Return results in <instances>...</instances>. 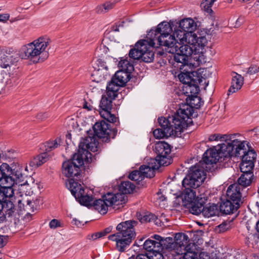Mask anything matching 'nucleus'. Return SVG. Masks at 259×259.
<instances>
[{
  "mask_svg": "<svg viewBox=\"0 0 259 259\" xmlns=\"http://www.w3.org/2000/svg\"><path fill=\"white\" fill-rule=\"evenodd\" d=\"M112 3L110 2H106L102 5L97 6L95 11L98 14H104L112 9Z\"/></svg>",
  "mask_w": 259,
  "mask_h": 259,
  "instance_id": "a18cd8bd",
  "label": "nucleus"
},
{
  "mask_svg": "<svg viewBox=\"0 0 259 259\" xmlns=\"http://www.w3.org/2000/svg\"><path fill=\"white\" fill-rule=\"evenodd\" d=\"M137 222L135 221H127L121 222L116 227L118 231L117 236L119 238L116 239V247L120 251H123L131 244L132 240L136 236L134 227Z\"/></svg>",
  "mask_w": 259,
  "mask_h": 259,
  "instance_id": "6e6552de",
  "label": "nucleus"
},
{
  "mask_svg": "<svg viewBox=\"0 0 259 259\" xmlns=\"http://www.w3.org/2000/svg\"><path fill=\"white\" fill-rule=\"evenodd\" d=\"M113 101V75L108 82L106 87V94L102 96L100 107V114L106 121L113 123V113L112 105Z\"/></svg>",
  "mask_w": 259,
  "mask_h": 259,
  "instance_id": "1a4fd4ad",
  "label": "nucleus"
},
{
  "mask_svg": "<svg viewBox=\"0 0 259 259\" xmlns=\"http://www.w3.org/2000/svg\"><path fill=\"white\" fill-rule=\"evenodd\" d=\"M103 237V235L102 234L101 232H100L95 233L91 235H88V238L89 240H96L98 238H100L101 237Z\"/></svg>",
  "mask_w": 259,
  "mask_h": 259,
  "instance_id": "6e6d98bb",
  "label": "nucleus"
},
{
  "mask_svg": "<svg viewBox=\"0 0 259 259\" xmlns=\"http://www.w3.org/2000/svg\"><path fill=\"white\" fill-rule=\"evenodd\" d=\"M140 169L142 172L144 179L145 177L152 178L155 175V170L148 165H143L140 167Z\"/></svg>",
  "mask_w": 259,
  "mask_h": 259,
  "instance_id": "49530a36",
  "label": "nucleus"
},
{
  "mask_svg": "<svg viewBox=\"0 0 259 259\" xmlns=\"http://www.w3.org/2000/svg\"><path fill=\"white\" fill-rule=\"evenodd\" d=\"M93 128L94 134L88 132V136L79 145L84 147L87 150L95 152L98 150L99 144L98 139H102L105 142L109 141L112 130L111 125L104 120L96 122Z\"/></svg>",
  "mask_w": 259,
  "mask_h": 259,
  "instance_id": "20e7f679",
  "label": "nucleus"
},
{
  "mask_svg": "<svg viewBox=\"0 0 259 259\" xmlns=\"http://www.w3.org/2000/svg\"><path fill=\"white\" fill-rule=\"evenodd\" d=\"M167 155L164 154H159L157 156L158 158V162L159 163L160 167L161 166H166L169 164V162H167L168 158L167 157Z\"/></svg>",
  "mask_w": 259,
  "mask_h": 259,
  "instance_id": "8fccbe9b",
  "label": "nucleus"
},
{
  "mask_svg": "<svg viewBox=\"0 0 259 259\" xmlns=\"http://www.w3.org/2000/svg\"><path fill=\"white\" fill-rule=\"evenodd\" d=\"M203 161L206 164L216 163L220 162V155L217 146L207 150L203 154Z\"/></svg>",
  "mask_w": 259,
  "mask_h": 259,
  "instance_id": "aec40b11",
  "label": "nucleus"
},
{
  "mask_svg": "<svg viewBox=\"0 0 259 259\" xmlns=\"http://www.w3.org/2000/svg\"><path fill=\"white\" fill-rule=\"evenodd\" d=\"M241 187L237 184H233L229 186L227 190V196L229 200L234 202H238L240 204L241 193Z\"/></svg>",
  "mask_w": 259,
  "mask_h": 259,
  "instance_id": "6ab92c4d",
  "label": "nucleus"
},
{
  "mask_svg": "<svg viewBox=\"0 0 259 259\" xmlns=\"http://www.w3.org/2000/svg\"><path fill=\"white\" fill-rule=\"evenodd\" d=\"M194 112L193 107L188 104H184L180 105L179 109L177 111L173 119V125L175 129L166 128H157L153 133L154 137L156 139H162L171 136L175 137H180L184 130L188 126L189 119L192 115Z\"/></svg>",
  "mask_w": 259,
  "mask_h": 259,
  "instance_id": "f03ea898",
  "label": "nucleus"
},
{
  "mask_svg": "<svg viewBox=\"0 0 259 259\" xmlns=\"http://www.w3.org/2000/svg\"><path fill=\"white\" fill-rule=\"evenodd\" d=\"M128 178L130 180L140 182L144 179L142 172L141 169L139 170H134L128 176Z\"/></svg>",
  "mask_w": 259,
  "mask_h": 259,
  "instance_id": "de8ad7c7",
  "label": "nucleus"
},
{
  "mask_svg": "<svg viewBox=\"0 0 259 259\" xmlns=\"http://www.w3.org/2000/svg\"><path fill=\"white\" fill-rule=\"evenodd\" d=\"M156 149L159 154L168 155L170 154L171 149L170 145L164 142H160L156 144Z\"/></svg>",
  "mask_w": 259,
  "mask_h": 259,
  "instance_id": "58836bf2",
  "label": "nucleus"
},
{
  "mask_svg": "<svg viewBox=\"0 0 259 259\" xmlns=\"http://www.w3.org/2000/svg\"><path fill=\"white\" fill-rule=\"evenodd\" d=\"M195 40L193 42H186L184 45H188L192 49V53L190 55L189 57L194 54L197 55L200 51V50L202 49L206 45L207 43V39L205 36H197V35L194 33Z\"/></svg>",
  "mask_w": 259,
  "mask_h": 259,
  "instance_id": "a211bd4d",
  "label": "nucleus"
},
{
  "mask_svg": "<svg viewBox=\"0 0 259 259\" xmlns=\"http://www.w3.org/2000/svg\"><path fill=\"white\" fill-rule=\"evenodd\" d=\"M103 200L99 199L93 201L95 208L101 214H105L108 210V207L113 204V193L108 192L103 196Z\"/></svg>",
  "mask_w": 259,
  "mask_h": 259,
  "instance_id": "2eb2a0df",
  "label": "nucleus"
},
{
  "mask_svg": "<svg viewBox=\"0 0 259 259\" xmlns=\"http://www.w3.org/2000/svg\"><path fill=\"white\" fill-rule=\"evenodd\" d=\"M175 248L178 254L183 255V259H210L209 254L206 252H200L197 258L196 246L194 243H189L188 236L183 233L176 235Z\"/></svg>",
  "mask_w": 259,
  "mask_h": 259,
  "instance_id": "39448f33",
  "label": "nucleus"
},
{
  "mask_svg": "<svg viewBox=\"0 0 259 259\" xmlns=\"http://www.w3.org/2000/svg\"><path fill=\"white\" fill-rule=\"evenodd\" d=\"M244 19L242 17H239L236 21V24L235 26L236 27H239L243 22Z\"/></svg>",
  "mask_w": 259,
  "mask_h": 259,
  "instance_id": "69168bd1",
  "label": "nucleus"
},
{
  "mask_svg": "<svg viewBox=\"0 0 259 259\" xmlns=\"http://www.w3.org/2000/svg\"><path fill=\"white\" fill-rule=\"evenodd\" d=\"M259 72V66L257 65H251L247 69L246 74L253 75Z\"/></svg>",
  "mask_w": 259,
  "mask_h": 259,
  "instance_id": "603ef678",
  "label": "nucleus"
},
{
  "mask_svg": "<svg viewBox=\"0 0 259 259\" xmlns=\"http://www.w3.org/2000/svg\"><path fill=\"white\" fill-rule=\"evenodd\" d=\"M148 253L147 254H140L136 257V259H150Z\"/></svg>",
  "mask_w": 259,
  "mask_h": 259,
  "instance_id": "e2e57ef3",
  "label": "nucleus"
},
{
  "mask_svg": "<svg viewBox=\"0 0 259 259\" xmlns=\"http://www.w3.org/2000/svg\"><path fill=\"white\" fill-rule=\"evenodd\" d=\"M196 27V23L191 18L184 19L180 22L179 26L175 30L180 44H184L186 42H193L195 40L194 31Z\"/></svg>",
  "mask_w": 259,
  "mask_h": 259,
  "instance_id": "9d476101",
  "label": "nucleus"
},
{
  "mask_svg": "<svg viewBox=\"0 0 259 259\" xmlns=\"http://www.w3.org/2000/svg\"><path fill=\"white\" fill-rule=\"evenodd\" d=\"M174 116L172 117H169L168 119H166L165 117H159L158 119V122L161 127L164 130L166 128H171L172 130L175 129V126L173 125V119L174 118Z\"/></svg>",
  "mask_w": 259,
  "mask_h": 259,
  "instance_id": "4c0bfd02",
  "label": "nucleus"
},
{
  "mask_svg": "<svg viewBox=\"0 0 259 259\" xmlns=\"http://www.w3.org/2000/svg\"><path fill=\"white\" fill-rule=\"evenodd\" d=\"M15 211V206L12 201L7 199L0 200V215L3 213L6 217H10L14 214Z\"/></svg>",
  "mask_w": 259,
  "mask_h": 259,
  "instance_id": "4be33fe9",
  "label": "nucleus"
},
{
  "mask_svg": "<svg viewBox=\"0 0 259 259\" xmlns=\"http://www.w3.org/2000/svg\"><path fill=\"white\" fill-rule=\"evenodd\" d=\"M137 217L142 223L150 222L154 221L156 218L154 214L148 212H138L137 213Z\"/></svg>",
  "mask_w": 259,
  "mask_h": 259,
  "instance_id": "e433bc0d",
  "label": "nucleus"
},
{
  "mask_svg": "<svg viewBox=\"0 0 259 259\" xmlns=\"http://www.w3.org/2000/svg\"><path fill=\"white\" fill-rule=\"evenodd\" d=\"M113 46V31L112 27L107 29L105 33L102 42L100 47L99 50L105 54H107Z\"/></svg>",
  "mask_w": 259,
  "mask_h": 259,
  "instance_id": "f3484780",
  "label": "nucleus"
},
{
  "mask_svg": "<svg viewBox=\"0 0 259 259\" xmlns=\"http://www.w3.org/2000/svg\"><path fill=\"white\" fill-rule=\"evenodd\" d=\"M253 177V172H242V174L238 180L237 184L240 187H247L251 184Z\"/></svg>",
  "mask_w": 259,
  "mask_h": 259,
  "instance_id": "c756f323",
  "label": "nucleus"
},
{
  "mask_svg": "<svg viewBox=\"0 0 259 259\" xmlns=\"http://www.w3.org/2000/svg\"><path fill=\"white\" fill-rule=\"evenodd\" d=\"M243 83V77L236 72H233L232 74L231 85L229 89V92L233 94L237 92L241 89Z\"/></svg>",
  "mask_w": 259,
  "mask_h": 259,
  "instance_id": "393cba45",
  "label": "nucleus"
},
{
  "mask_svg": "<svg viewBox=\"0 0 259 259\" xmlns=\"http://www.w3.org/2000/svg\"><path fill=\"white\" fill-rule=\"evenodd\" d=\"M48 117V115L46 113H40L38 115V118L43 120Z\"/></svg>",
  "mask_w": 259,
  "mask_h": 259,
  "instance_id": "774afa93",
  "label": "nucleus"
},
{
  "mask_svg": "<svg viewBox=\"0 0 259 259\" xmlns=\"http://www.w3.org/2000/svg\"><path fill=\"white\" fill-rule=\"evenodd\" d=\"M246 146L247 144L246 143ZM239 156L242 157V160H246L247 162L248 160H249L254 163V161L256 158V154L253 150L247 151V148H246L245 152L242 153Z\"/></svg>",
  "mask_w": 259,
  "mask_h": 259,
  "instance_id": "37998d69",
  "label": "nucleus"
},
{
  "mask_svg": "<svg viewBox=\"0 0 259 259\" xmlns=\"http://www.w3.org/2000/svg\"><path fill=\"white\" fill-rule=\"evenodd\" d=\"M83 108L90 111L92 110L93 107L91 105H89L87 102H85L83 105Z\"/></svg>",
  "mask_w": 259,
  "mask_h": 259,
  "instance_id": "338daca9",
  "label": "nucleus"
},
{
  "mask_svg": "<svg viewBox=\"0 0 259 259\" xmlns=\"http://www.w3.org/2000/svg\"><path fill=\"white\" fill-rule=\"evenodd\" d=\"M16 190V195H18V197H21V199H18V203L19 204H22L23 205H25L26 203V206H28L31 208H33V205H32V203L33 202H32L30 199H28V197L32 191H31V188L27 183V182L17 185Z\"/></svg>",
  "mask_w": 259,
  "mask_h": 259,
  "instance_id": "4468645a",
  "label": "nucleus"
},
{
  "mask_svg": "<svg viewBox=\"0 0 259 259\" xmlns=\"http://www.w3.org/2000/svg\"><path fill=\"white\" fill-rule=\"evenodd\" d=\"M91 153L81 145L79 146L77 153H75L72 159L63 162L62 172L68 178L77 176L80 171V167L84 161L90 162Z\"/></svg>",
  "mask_w": 259,
  "mask_h": 259,
  "instance_id": "423d86ee",
  "label": "nucleus"
},
{
  "mask_svg": "<svg viewBox=\"0 0 259 259\" xmlns=\"http://www.w3.org/2000/svg\"><path fill=\"white\" fill-rule=\"evenodd\" d=\"M235 135H223V143L218 144V151L220 155V162L228 166L231 163L233 157H239L246 150V142L236 138Z\"/></svg>",
  "mask_w": 259,
  "mask_h": 259,
  "instance_id": "7ed1b4c3",
  "label": "nucleus"
},
{
  "mask_svg": "<svg viewBox=\"0 0 259 259\" xmlns=\"http://www.w3.org/2000/svg\"><path fill=\"white\" fill-rule=\"evenodd\" d=\"M113 230L112 226H109L106 228H105L103 231H101L102 234L103 236H105L108 234L109 233L112 232Z\"/></svg>",
  "mask_w": 259,
  "mask_h": 259,
  "instance_id": "bf43d9fd",
  "label": "nucleus"
},
{
  "mask_svg": "<svg viewBox=\"0 0 259 259\" xmlns=\"http://www.w3.org/2000/svg\"><path fill=\"white\" fill-rule=\"evenodd\" d=\"M254 166V163L253 162L249 160L247 162L246 160H242L240 165V170L242 172H252Z\"/></svg>",
  "mask_w": 259,
  "mask_h": 259,
  "instance_id": "79ce46f5",
  "label": "nucleus"
},
{
  "mask_svg": "<svg viewBox=\"0 0 259 259\" xmlns=\"http://www.w3.org/2000/svg\"><path fill=\"white\" fill-rule=\"evenodd\" d=\"M218 213V206L217 205L212 204L209 206H206L204 207L203 214L207 218H209L215 215Z\"/></svg>",
  "mask_w": 259,
  "mask_h": 259,
  "instance_id": "a19ab883",
  "label": "nucleus"
},
{
  "mask_svg": "<svg viewBox=\"0 0 259 259\" xmlns=\"http://www.w3.org/2000/svg\"><path fill=\"white\" fill-rule=\"evenodd\" d=\"M85 190L80 196L76 198V200L81 205L89 207L93 205L94 198L92 196V192L89 191L88 188H85Z\"/></svg>",
  "mask_w": 259,
  "mask_h": 259,
  "instance_id": "cd10ccee",
  "label": "nucleus"
},
{
  "mask_svg": "<svg viewBox=\"0 0 259 259\" xmlns=\"http://www.w3.org/2000/svg\"><path fill=\"white\" fill-rule=\"evenodd\" d=\"M151 238L156 240V241L157 242H160L162 244V245H163L162 242L164 241V239L160 235L155 234L151 236Z\"/></svg>",
  "mask_w": 259,
  "mask_h": 259,
  "instance_id": "052dcab7",
  "label": "nucleus"
},
{
  "mask_svg": "<svg viewBox=\"0 0 259 259\" xmlns=\"http://www.w3.org/2000/svg\"><path fill=\"white\" fill-rule=\"evenodd\" d=\"M7 167H8V164L7 163H3L0 166V177L3 176V170H5V169H7Z\"/></svg>",
  "mask_w": 259,
  "mask_h": 259,
  "instance_id": "0e129e2a",
  "label": "nucleus"
},
{
  "mask_svg": "<svg viewBox=\"0 0 259 259\" xmlns=\"http://www.w3.org/2000/svg\"><path fill=\"white\" fill-rule=\"evenodd\" d=\"M189 57L188 58L187 63L186 65L183 66L182 69H181L180 67H178L179 65L177 64L175 61L173 65L175 68H177L181 70H183L186 71L185 73L181 72L178 74V77L181 82L187 85L186 88H188L190 92H191V88H194L197 89L198 87L196 85L195 80L192 78L190 74L194 75V74L197 73L196 72L193 71V69L198 66L199 62L198 61H197L196 63H195L193 64L192 63H189Z\"/></svg>",
  "mask_w": 259,
  "mask_h": 259,
  "instance_id": "f8f14e48",
  "label": "nucleus"
},
{
  "mask_svg": "<svg viewBox=\"0 0 259 259\" xmlns=\"http://www.w3.org/2000/svg\"><path fill=\"white\" fill-rule=\"evenodd\" d=\"M50 228L55 229L58 227H61V223L57 219H53L49 223Z\"/></svg>",
  "mask_w": 259,
  "mask_h": 259,
  "instance_id": "864d4df0",
  "label": "nucleus"
},
{
  "mask_svg": "<svg viewBox=\"0 0 259 259\" xmlns=\"http://www.w3.org/2000/svg\"><path fill=\"white\" fill-rule=\"evenodd\" d=\"M22 167H19V170H17L15 172V176L18 179H21L23 178V176L26 175V173L24 171H23Z\"/></svg>",
  "mask_w": 259,
  "mask_h": 259,
  "instance_id": "13d9d810",
  "label": "nucleus"
},
{
  "mask_svg": "<svg viewBox=\"0 0 259 259\" xmlns=\"http://www.w3.org/2000/svg\"><path fill=\"white\" fill-rule=\"evenodd\" d=\"M135 185L132 182L126 181L121 182L118 186V189L121 194H131L135 189Z\"/></svg>",
  "mask_w": 259,
  "mask_h": 259,
  "instance_id": "7c9ffc66",
  "label": "nucleus"
},
{
  "mask_svg": "<svg viewBox=\"0 0 259 259\" xmlns=\"http://www.w3.org/2000/svg\"><path fill=\"white\" fill-rule=\"evenodd\" d=\"M52 42L51 39L47 35H43L32 42L23 46L20 50V56L22 59L31 60L39 58V56L46 52Z\"/></svg>",
  "mask_w": 259,
  "mask_h": 259,
  "instance_id": "0eeeda50",
  "label": "nucleus"
},
{
  "mask_svg": "<svg viewBox=\"0 0 259 259\" xmlns=\"http://www.w3.org/2000/svg\"><path fill=\"white\" fill-rule=\"evenodd\" d=\"M9 17L10 16L8 14H0V22H3L8 20Z\"/></svg>",
  "mask_w": 259,
  "mask_h": 259,
  "instance_id": "680f3d73",
  "label": "nucleus"
},
{
  "mask_svg": "<svg viewBox=\"0 0 259 259\" xmlns=\"http://www.w3.org/2000/svg\"><path fill=\"white\" fill-rule=\"evenodd\" d=\"M222 137L223 136H221L220 134H218L211 135L209 136L208 141L210 142H212L214 141H217L220 139H222L223 140Z\"/></svg>",
  "mask_w": 259,
  "mask_h": 259,
  "instance_id": "4d7b16f0",
  "label": "nucleus"
},
{
  "mask_svg": "<svg viewBox=\"0 0 259 259\" xmlns=\"http://www.w3.org/2000/svg\"><path fill=\"white\" fill-rule=\"evenodd\" d=\"M172 27L167 22H161L155 29L150 30L147 35L151 39L154 38L155 45L164 46L169 53L175 54L174 61L179 65L181 69L187 63L188 58L192 53V49L188 45L180 44L174 30L172 34Z\"/></svg>",
  "mask_w": 259,
  "mask_h": 259,
  "instance_id": "f257e3e1",
  "label": "nucleus"
},
{
  "mask_svg": "<svg viewBox=\"0 0 259 259\" xmlns=\"http://www.w3.org/2000/svg\"><path fill=\"white\" fill-rule=\"evenodd\" d=\"M197 190H194L188 188H185V190L183 193V201L185 203V205H189L192 203L196 199H202V197L197 196Z\"/></svg>",
  "mask_w": 259,
  "mask_h": 259,
  "instance_id": "bb28decb",
  "label": "nucleus"
},
{
  "mask_svg": "<svg viewBox=\"0 0 259 259\" xmlns=\"http://www.w3.org/2000/svg\"><path fill=\"white\" fill-rule=\"evenodd\" d=\"M135 48L131 49L129 52V56L131 58L134 59H139L140 58H137L134 56H136L138 52L142 53L146 47L145 44H142L140 42V40L138 41L135 45Z\"/></svg>",
  "mask_w": 259,
  "mask_h": 259,
  "instance_id": "c03bdc74",
  "label": "nucleus"
},
{
  "mask_svg": "<svg viewBox=\"0 0 259 259\" xmlns=\"http://www.w3.org/2000/svg\"><path fill=\"white\" fill-rule=\"evenodd\" d=\"M127 200V196L120 193L114 194V210L122 208Z\"/></svg>",
  "mask_w": 259,
  "mask_h": 259,
  "instance_id": "2f4dec72",
  "label": "nucleus"
},
{
  "mask_svg": "<svg viewBox=\"0 0 259 259\" xmlns=\"http://www.w3.org/2000/svg\"><path fill=\"white\" fill-rule=\"evenodd\" d=\"M239 207L238 202H234L232 201L227 199L222 202L220 206V209L221 212L225 214L233 213Z\"/></svg>",
  "mask_w": 259,
  "mask_h": 259,
  "instance_id": "b1692460",
  "label": "nucleus"
},
{
  "mask_svg": "<svg viewBox=\"0 0 259 259\" xmlns=\"http://www.w3.org/2000/svg\"><path fill=\"white\" fill-rule=\"evenodd\" d=\"M126 71L118 70L114 74V84L118 86L123 87L131 79V74Z\"/></svg>",
  "mask_w": 259,
  "mask_h": 259,
  "instance_id": "5701e85b",
  "label": "nucleus"
},
{
  "mask_svg": "<svg viewBox=\"0 0 259 259\" xmlns=\"http://www.w3.org/2000/svg\"><path fill=\"white\" fill-rule=\"evenodd\" d=\"M206 178V174L198 165L191 167L189 174L183 180L182 185L185 188L196 190Z\"/></svg>",
  "mask_w": 259,
  "mask_h": 259,
  "instance_id": "9b49d317",
  "label": "nucleus"
},
{
  "mask_svg": "<svg viewBox=\"0 0 259 259\" xmlns=\"http://www.w3.org/2000/svg\"><path fill=\"white\" fill-rule=\"evenodd\" d=\"M162 244L153 239H148L143 244V248L149 252L156 248L161 249Z\"/></svg>",
  "mask_w": 259,
  "mask_h": 259,
  "instance_id": "72a5a7b5",
  "label": "nucleus"
},
{
  "mask_svg": "<svg viewBox=\"0 0 259 259\" xmlns=\"http://www.w3.org/2000/svg\"><path fill=\"white\" fill-rule=\"evenodd\" d=\"M161 249L156 248L148 252L150 259H163V256L160 252Z\"/></svg>",
  "mask_w": 259,
  "mask_h": 259,
  "instance_id": "09e8293b",
  "label": "nucleus"
},
{
  "mask_svg": "<svg viewBox=\"0 0 259 259\" xmlns=\"http://www.w3.org/2000/svg\"><path fill=\"white\" fill-rule=\"evenodd\" d=\"M147 39L141 40L140 42L142 44L145 45V48L143 49L142 53L138 52L136 56H134L137 58H141L144 62L147 63L151 62L154 58V54L151 49L153 47H158L155 46L154 38H150L147 35Z\"/></svg>",
  "mask_w": 259,
  "mask_h": 259,
  "instance_id": "ddd939ff",
  "label": "nucleus"
},
{
  "mask_svg": "<svg viewBox=\"0 0 259 259\" xmlns=\"http://www.w3.org/2000/svg\"><path fill=\"white\" fill-rule=\"evenodd\" d=\"M118 67L119 70L126 71L132 72L134 70L133 65L126 58H121L118 62Z\"/></svg>",
  "mask_w": 259,
  "mask_h": 259,
  "instance_id": "c9c22d12",
  "label": "nucleus"
},
{
  "mask_svg": "<svg viewBox=\"0 0 259 259\" xmlns=\"http://www.w3.org/2000/svg\"><path fill=\"white\" fill-rule=\"evenodd\" d=\"M230 227V223L226 222L222 223L221 224L218 226V228L220 229V232H224L228 230Z\"/></svg>",
  "mask_w": 259,
  "mask_h": 259,
  "instance_id": "5fc2aeb1",
  "label": "nucleus"
},
{
  "mask_svg": "<svg viewBox=\"0 0 259 259\" xmlns=\"http://www.w3.org/2000/svg\"><path fill=\"white\" fill-rule=\"evenodd\" d=\"M3 176L0 177V187H17V184H15L14 179L9 176L11 169L9 165L8 167L3 170Z\"/></svg>",
  "mask_w": 259,
  "mask_h": 259,
  "instance_id": "412c9836",
  "label": "nucleus"
},
{
  "mask_svg": "<svg viewBox=\"0 0 259 259\" xmlns=\"http://www.w3.org/2000/svg\"><path fill=\"white\" fill-rule=\"evenodd\" d=\"M17 187H0V200H4L8 198L12 197L15 194V191H17Z\"/></svg>",
  "mask_w": 259,
  "mask_h": 259,
  "instance_id": "473e14b6",
  "label": "nucleus"
},
{
  "mask_svg": "<svg viewBox=\"0 0 259 259\" xmlns=\"http://www.w3.org/2000/svg\"><path fill=\"white\" fill-rule=\"evenodd\" d=\"M49 158L47 152H44L34 157L29 162L30 167L32 168H36L46 162Z\"/></svg>",
  "mask_w": 259,
  "mask_h": 259,
  "instance_id": "c85d7f7f",
  "label": "nucleus"
},
{
  "mask_svg": "<svg viewBox=\"0 0 259 259\" xmlns=\"http://www.w3.org/2000/svg\"><path fill=\"white\" fill-rule=\"evenodd\" d=\"M190 205H191L190 208V211L192 213L195 215H199L201 213H203L204 207L203 202H200L198 201V199H196Z\"/></svg>",
  "mask_w": 259,
  "mask_h": 259,
  "instance_id": "f704fd0d",
  "label": "nucleus"
},
{
  "mask_svg": "<svg viewBox=\"0 0 259 259\" xmlns=\"http://www.w3.org/2000/svg\"><path fill=\"white\" fill-rule=\"evenodd\" d=\"M148 165L151 167L154 170L158 169L160 167L157 156L155 158H151L148 162Z\"/></svg>",
  "mask_w": 259,
  "mask_h": 259,
  "instance_id": "3c124183",
  "label": "nucleus"
},
{
  "mask_svg": "<svg viewBox=\"0 0 259 259\" xmlns=\"http://www.w3.org/2000/svg\"><path fill=\"white\" fill-rule=\"evenodd\" d=\"M96 63L99 68H95L96 70L94 71L93 76L95 77V79H96L97 82H99L107 78V74L103 75H102V74L104 73L103 70L107 71L108 67L112 66V62L109 61V59L106 58L105 60H102L101 59H97Z\"/></svg>",
  "mask_w": 259,
  "mask_h": 259,
  "instance_id": "dca6fc26",
  "label": "nucleus"
},
{
  "mask_svg": "<svg viewBox=\"0 0 259 259\" xmlns=\"http://www.w3.org/2000/svg\"><path fill=\"white\" fill-rule=\"evenodd\" d=\"M61 140L60 138H57L54 140H51L45 144L46 151L49 152L58 148L61 144Z\"/></svg>",
  "mask_w": 259,
  "mask_h": 259,
  "instance_id": "ea45409f",
  "label": "nucleus"
},
{
  "mask_svg": "<svg viewBox=\"0 0 259 259\" xmlns=\"http://www.w3.org/2000/svg\"><path fill=\"white\" fill-rule=\"evenodd\" d=\"M67 187L75 199L80 196L81 194L86 190L80 184L74 181L73 179H70L68 181V182L67 183Z\"/></svg>",
  "mask_w": 259,
  "mask_h": 259,
  "instance_id": "a878e982",
  "label": "nucleus"
}]
</instances>
